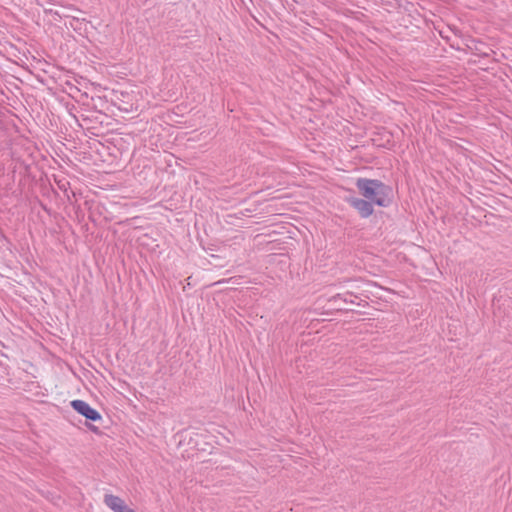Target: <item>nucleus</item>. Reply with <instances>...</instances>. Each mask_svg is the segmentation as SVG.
Here are the masks:
<instances>
[{
    "label": "nucleus",
    "mask_w": 512,
    "mask_h": 512,
    "mask_svg": "<svg viewBox=\"0 0 512 512\" xmlns=\"http://www.w3.org/2000/svg\"><path fill=\"white\" fill-rule=\"evenodd\" d=\"M356 187L360 194L373 204L381 207L389 205V195L391 188L379 180L358 178L356 181Z\"/></svg>",
    "instance_id": "1"
},
{
    "label": "nucleus",
    "mask_w": 512,
    "mask_h": 512,
    "mask_svg": "<svg viewBox=\"0 0 512 512\" xmlns=\"http://www.w3.org/2000/svg\"><path fill=\"white\" fill-rule=\"evenodd\" d=\"M104 503L114 512H135L126 505L124 500L112 494L104 496Z\"/></svg>",
    "instance_id": "4"
},
{
    "label": "nucleus",
    "mask_w": 512,
    "mask_h": 512,
    "mask_svg": "<svg viewBox=\"0 0 512 512\" xmlns=\"http://www.w3.org/2000/svg\"><path fill=\"white\" fill-rule=\"evenodd\" d=\"M88 428H89V430H91L94 433H98L99 432V428L97 426H95V425L89 424Z\"/></svg>",
    "instance_id": "6"
},
{
    "label": "nucleus",
    "mask_w": 512,
    "mask_h": 512,
    "mask_svg": "<svg viewBox=\"0 0 512 512\" xmlns=\"http://www.w3.org/2000/svg\"><path fill=\"white\" fill-rule=\"evenodd\" d=\"M71 406L76 412L84 416L87 420L97 421L101 420L102 418L97 410L92 408L87 402L83 400H73L71 402Z\"/></svg>",
    "instance_id": "2"
},
{
    "label": "nucleus",
    "mask_w": 512,
    "mask_h": 512,
    "mask_svg": "<svg viewBox=\"0 0 512 512\" xmlns=\"http://www.w3.org/2000/svg\"><path fill=\"white\" fill-rule=\"evenodd\" d=\"M347 202L358 211L361 217L367 218L372 215L373 203L367 199H361L357 197H350L347 199Z\"/></svg>",
    "instance_id": "3"
},
{
    "label": "nucleus",
    "mask_w": 512,
    "mask_h": 512,
    "mask_svg": "<svg viewBox=\"0 0 512 512\" xmlns=\"http://www.w3.org/2000/svg\"><path fill=\"white\" fill-rule=\"evenodd\" d=\"M356 299H358V297L356 295H354L351 292H346L344 294H337V295L333 296L331 301L336 303V302L341 300V301H343L346 304L349 303V304L360 305L359 303L356 302Z\"/></svg>",
    "instance_id": "5"
}]
</instances>
